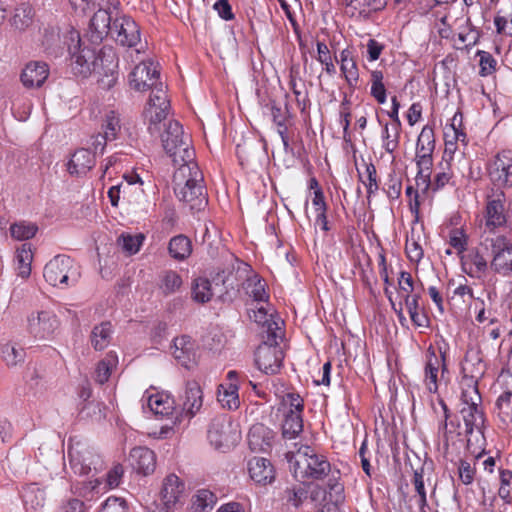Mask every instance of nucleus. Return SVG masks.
Listing matches in <instances>:
<instances>
[{"label": "nucleus", "mask_w": 512, "mask_h": 512, "mask_svg": "<svg viewBox=\"0 0 512 512\" xmlns=\"http://www.w3.org/2000/svg\"><path fill=\"white\" fill-rule=\"evenodd\" d=\"M129 86L139 92L152 91L144 116L149 123V132L152 135L158 133L160 123L166 118L170 107L165 86L160 80L159 65L152 60L140 59V63L129 74Z\"/></svg>", "instance_id": "f257e3e1"}, {"label": "nucleus", "mask_w": 512, "mask_h": 512, "mask_svg": "<svg viewBox=\"0 0 512 512\" xmlns=\"http://www.w3.org/2000/svg\"><path fill=\"white\" fill-rule=\"evenodd\" d=\"M174 192L177 198L192 211H201L207 204V193L203 185V174L196 162L180 165L173 175Z\"/></svg>", "instance_id": "f03ea898"}, {"label": "nucleus", "mask_w": 512, "mask_h": 512, "mask_svg": "<svg viewBox=\"0 0 512 512\" xmlns=\"http://www.w3.org/2000/svg\"><path fill=\"white\" fill-rule=\"evenodd\" d=\"M286 458L290 463L294 477L302 482L321 480L330 470L326 457L318 454L312 447L301 445L296 451H288Z\"/></svg>", "instance_id": "7ed1b4c3"}, {"label": "nucleus", "mask_w": 512, "mask_h": 512, "mask_svg": "<svg viewBox=\"0 0 512 512\" xmlns=\"http://www.w3.org/2000/svg\"><path fill=\"white\" fill-rule=\"evenodd\" d=\"M65 43L71 55V65L75 74L87 77L92 71L103 67L104 58H112V48L103 47L98 53L95 48L82 47L83 43L78 31L71 29L65 37Z\"/></svg>", "instance_id": "20e7f679"}, {"label": "nucleus", "mask_w": 512, "mask_h": 512, "mask_svg": "<svg viewBox=\"0 0 512 512\" xmlns=\"http://www.w3.org/2000/svg\"><path fill=\"white\" fill-rule=\"evenodd\" d=\"M161 140L164 150L178 167L195 162V152L191 147L190 136L184 134L183 127L178 121H169L165 125Z\"/></svg>", "instance_id": "39448f33"}, {"label": "nucleus", "mask_w": 512, "mask_h": 512, "mask_svg": "<svg viewBox=\"0 0 512 512\" xmlns=\"http://www.w3.org/2000/svg\"><path fill=\"white\" fill-rule=\"evenodd\" d=\"M79 267L73 259L66 255H57L44 267L43 277L54 287L67 288L74 286L80 279Z\"/></svg>", "instance_id": "423d86ee"}, {"label": "nucleus", "mask_w": 512, "mask_h": 512, "mask_svg": "<svg viewBox=\"0 0 512 512\" xmlns=\"http://www.w3.org/2000/svg\"><path fill=\"white\" fill-rule=\"evenodd\" d=\"M112 34L119 45L134 48L137 57L145 53L147 43L142 42L140 27L131 17H117L113 21Z\"/></svg>", "instance_id": "0eeeda50"}, {"label": "nucleus", "mask_w": 512, "mask_h": 512, "mask_svg": "<svg viewBox=\"0 0 512 512\" xmlns=\"http://www.w3.org/2000/svg\"><path fill=\"white\" fill-rule=\"evenodd\" d=\"M481 396L476 386L462 392L460 414L465 425V434L471 435L474 430L480 431L484 424V415L480 407Z\"/></svg>", "instance_id": "6e6552de"}, {"label": "nucleus", "mask_w": 512, "mask_h": 512, "mask_svg": "<svg viewBox=\"0 0 512 512\" xmlns=\"http://www.w3.org/2000/svg\"><path fill=\"white\" fill-rule=\"evenodd\" d=\"M69 466L77 475H87L89 472L102 468L100 457L92 448L84 443L76 442L68 448Z\"/></svg>", "instance_id": "1a4fd4ad"}, {"label": "nucleus", "mask_w": 512, "mask_h": 512, "mask_svg": "<svg viewBox=\"0 0 512 512\" xmlns=\"http://www.w3.org/2000/svg\"><path fill=\"white\" fill-rule=\"evenodd\" d=\"M283 358V351L272 336H268L267 341L261 343L254 354L257 368L265 374L277 373L281 368Z\"/></svg>", "instance_id": "9d476101"}, {"label": "nucleus", "mask_w": 512, "mask_h": 512, "mask_svg": "<svg viewBox=\"0 0 512 512\" xmlns=\"http://www.w3.org/2000/svg\"><path fill=\"white\" fill-rule=\"evenodd\" d=\"M448 373L445 352L438 355L434 348L429 347L424 366L423 383L429 393H436L439 384L445 380Z\"/></svg>", "instance_id": "9b49d317"}, {"label": "nucleus", "mask_w": 512, "mask_h": 512, "mask_svg": "<svg viewBox=\"0 0 512 512\" xmlns=\"http://www.w3.org/2000/svg\"><path fill=\"white\" fill-rule=\"evenodd\" d=\"M58 327L59 320L51 311H33L27 316V331L35 339L53 338Z\"/></svg>", "instance_id": "f8f14e48"}, {"label": "nucleus", "mask_w": 512, "mask_h": 512, "mask_svg": "<svg viewBox=\"0 0 512 512\" xmlns=\"http://www.w3.org/2000/svg\"><path fill=\"white\" fill-rule=\"evenodd\" d=\"M210 443L220 450L233 447L240 439V434L231 422L224 419L214 420L208 430Z\"/></svg>", "instance_id": "ddd939ff"}, {"label": "nucleus", "mask_w": 512, "mask_h": 512, "mask_svg": "<svg viewBox=\"0 0 512 512\" xmlns=\"http://www.w3.org/2000/svg\"><path fill=\"white\" fill-rule=\"evenodd\" d=\"M488 174L492 183L497 187L512 186V151L499 152L488 166Z\"/></svg>", "instance_id": "4468645a"}, {"label": "nucleus", "mask_w": 512, "mask_h": 512, "mask_svg": "<svg viewBox=\"0 0 512 512\" xmlns=\"http://www.w3.org/2000/svg\"><path fill=\"white\" fill-rule=\"evenodd\" d=\"M506 197L502 190L492 191L487 197L485 228L492 232L495 228L506 224Z\"/></svg>", "instance_id": "2eb2a0df"}, {"label": "nucleus", "mask_w": 512, "mask_h": 512, "mask_svg": "<svg viewBox=\"0 0 512 512\" xmlns=\"http://www.w3.org/2000/svg\"><path fill=\"white\" fill-rule=\"evenodd\" d=\"M461 269L469 277L481 280L488 271V261L481 245L466 250L460 257Z\"/></svg>", "instance_id": "dca6fc26"}, {"label": "nucleus", "mask_w": 512, "mask_h": 512, "mask_svg": "<svg viewBox=\"0 0 512 512\" xmlns=\"http://www.w3.org/2000/svg\"><path fill=\"white\" fill-rule=\"evenodd\" d=\"M124 470L121 465H115L107 474L106 483L96 478L88 482H83L80 488L76 487L79 494L87 499L90 493H103L107 489L115 488L119 485L120 479L123 476Z\"/></svg>", "instance_id": "f3484780"}, {"label": "nucleus", "mask_w": 512, "mask_h": 512, "mask_svg": "<svg viewBox=\"0 0 512 512\" xmlns=\"http://www.w3.org/2000/svg\"><path fill=\"white\" fill-rule=\"evenodd\" d=\"M111 20L110 13L101 4L90 20L88 36L92 44H99L109 32L112 33Z\"/></svg>", "instance_id": "a211bd4d"}, {"label": "nucleus", "mask_w": 512, "mask_h": 512, "mask_svg": "<svg viewBox=\"0 0 512 512\" xmlns=\"http://www.w3.org/2000/svg\"><path fill=\"white\" fill-rule=\"evenodd\" d=\"M185 485L175 474H170L164 479L161 490V498L166 511L175 507L184 495Z\"/></svg>", "instance_id": "6ab92c4d"}, {"label": "nucleus", "mask_w": 512, "mask_h": 512, "mask_svg": "<svg viewBox=\"0 0 512 512\" xmlns=\"http://www.w3.org/2000/svg\"><path fill=\"white\" fill-rule=\"evenodd\" d=\"M250 478L257 484H271L275 479V470L270 460L263 457H253L248 462Z\"/></svg>", "instance_id": "aec40b11"}, {"label": "nucleus", "mask_w": 512, "mask_h": 512, "mask_svg": "<svg viewBox=\"0 0 512 512\" xmlns=\"http://www.w3.org/2000/svg\"><path fill=\"white\" fill-rule=\"evenodd\" d=\"M237 377L238 373L236 371H229L227 374L229 383L221 384L218 388V402L223 408L233 410L239 407Z\"/></svg>", "instance_id": "412c9836"}, {"label": "nucleus", "mask_w": 512, "mask_h": 512, "mask_svg": "<svg viewBox=\"0 0 512 512\" xmlns=\"http://www.w3.org/2000/svg\"><path fill=\"white\" fill-rule=\"evenodd\" d=\"M274 432L263 424L253 425L248 433V444L252 451L268 452L273 445Z\"/></svg>", "instance_id": "4be33fe9"}, {"label": "nucleus", "mask_w": 512, "mask_h": 512, "mask_svg": "<svg viewBox=\"0 0 512 512\" xmlns=\"http://www.w3.org/2000/svg\"><path fill=\"white\" fill-rule=\"evenodd\" d=\"M172 354L182 366L190 368L196 359L195 342L186 335L175 338Z\"/></svg>", "instance_id": "5701e85b"}, {"label": "nucleus", "mask_w": 512, "mask_h": 512, "mask_svg": "<svg viewBox=\"0 0 512 512\" xmlns=\"http://www.w3.org/2000/svg\"><path fill=\"white\" fill-rule=\"evenodd\" d=\"M49 75L48 65L44 62H30L21 74V81L25 87H40Z\"/></svg>", "instance_id": "b1692460"}, {"label": "nucleus", "mask_w": 512, "mask_h": 512, "mask_svg": "<svg viewBox=\"0 0 512 512\" xmlns=\"http://www.w3.org/2000/svg\"><path fill=\"white\" fill-rule=\"evenodd\" d=\"M132 465L138 473L148 475L156 467V455L147 447H135L130 452Z\"/></svg>", "instance_id": "393cba45"}, {"label": "nucleus", "mask_w": 512, "mask_h": 512, "mask_svg": "<svg viewBox=\"0 0 512 512\" xmlns=\"http://www.w3.org/2000/svg\"><path fill=\"white\" fill-rule=\"evenodd\" d=\"M511 244V241L507 239L506 236L491 232L487 233L486 231L480 242L481 249L484 253L491 256V259L497 260L501 258L500 255L502 252L509 249Z\"/></svg>", "instance_id": "a878e982"}, {"label": "nucleus", "mask_w": 512, "mask_h": 512, "mask_svg": "<svg viewBox=\"0 0 512 512\" xmlns=\"http://www.w3.org/2000/svg\"><path fill=\"white\" fill-rule=\"evenodd\" d=\"M203 393L200 385L196 381H189L186 384L183 410L185 414L192 418L202 407Z\"/></svg>", "instance_id": "bb28decb"}, {"label": "nucleus", "mask_w": 512, "mask_h": 512, "mask_svg": "<svg viewBox=\"0 0 512 512\" xmlns=\"http://www.w3.org/2000/svg\"><path fill=\"white\" fill-rule=\"evenodd\" d=\"M143 400L146 401L147 406L155 415L167 416L174 409L173 399L164 393H150L146 391Z\"/></svg>", "instance_id": "cd10ccee"}, {"label": "nucleus", "mask_w": 512, "mask_h": 512, "mask_svg": "<svg viewBox=\"0 0 512 512\" xmlns=\"http://www.w3.org/2000/svg\"><path fill=\"white\" fill-rule=\"evenodd\" d=\"M95 165V155L88 149L77 150L68 163L70 174L81 175L87 173Z\"/></svg>", "instance_id": "c85d7f7f"}, {"label": "nucleus", "mask_w": 512, "mask_h": 512, "mask_svg": "<svg viewBox=\"0 0 512 512\" xmlns=\"http://www.w3.org/2000/svg\"><path fill=\"white\" fill-rule=\"evenodd\" d=\"M249 317L257 324L266 327L267 337L272 336L274 339L281 337V329L278 323L273 320L272 314H269L263 305L252 309L249 312Z\"/></svg>", "instance_id": "c756f323"}, {"label": "nucleus", "mask_w": 512, "mask_h": 512, "mask_svg": "<svg viewBox=\"0 0 512 512\" xmlns=\"http://www.w3.org/2000/svg\"><path fill=\"white\" fill-rule=\"evenodd\" d=\"M346 3V12L351 16L368 15L372 11L383 9L387 0H344Z\"/></svg>", "instance_id": "7c9ffc66"}, {"label": "nucleus", "mask_w": 512, "mask_h": 512, "mask_svg": "<svg viewBox=\"0 0 512 512\" xmlns=\"http://www.w3.org/2000/svg\"><path fill=\"white\" fill-rule=\"evenodd\" d=\"M25 350L13 342L0 345V357L8 367L20 365L25 360Z\"/></svg>", "instance_id": "2f4dec72"}, {"label": "nucleus", "mask_w": 512, "mask_h": 512, "mask_svg": "<svg viewBox=\"0 0 512 512\" xmlns=\"http://www.w3.org/2000/svg\"><path fill=\"white\" fill-rule=\"evenodd\" d=\"M303 431L302 415L297 411L285 412L282 423V436L284 439H295Z\"/></svg>", "instance_id": "473e14b6"}, {"label": "nucleus", "mask_w": 512, "mask_h": 512, "mask_svg": "<svg viewBox=\"0 0 512 512\" xmlns=\"http://www.w3.org/2000/svg\"><path fill=\"white\" fill-rule=\"evenodd\" d=\"M34 10L28 3L17 6L10 19L12 27L18 31H25L33 22Z\"/></svg>", "instance_id": "72a5a7b5"}, {"label": "nucleus", "mask_w": 512, "mask_h": 512, "mask_svg": "<svg viewBox=\"0 0 512 512\" xmlns=\"http://www.w3.org/2000/svg\"><path fill=\"white\" fill-rule=\"evenodd\" d=\"M112 337V325L110 322H102L96 325L91 331L90 341L95 350L101 351L105 349Z\"/></svg>", "instance_id": "f704fd0d"}, {"label": "nucleus", "mask_w": 512, "mask_h": 512, "mask_svg": "<svg viewBox=\"0 0 512 512\" xmlns=\"http://www.w3.org/2000/svg\"><path fill=\"white\" fill-rule=\"evenodd\" d=\"M244 289L247 295L258 303L265 302L269 298L266 292V283L257 274H253L246 279Z\"/></svg>", "instance_id": "c9c22d12"}, {"label": "nucleus", "mask_w": 512, "mask_h": 512, "mask_svg": "<svg viewBox=\"0 0 512 512\" xmlns=\"http://www.w3.org/2000/svg\"><path fill=\"white\" fill-rule=\"evenodd\" d=\"M33 253L30 244H23L16 250V270L20 277L28 278L31 273Z\"/></svg>", "instance_id": "e433bc0d"}, {"label": "nucleus", "mask_w": 512, "mask_h": 512, "mask_svg": "<svg viewBox=\"0 0 512 512\" xmlns=\"http://www.w3.org/2000/svg\"><path fill=\"white\" fill-rule=\"evenodd\" d=\"M169 253L177 260H184L192 252L191 241L184 235L173 237L169 242Z\"/></svg>", "instance_id": "4c0bfd02"}, {"label": "nucleus", "mask_w": 512, "mask_h": 512, "mask_svg": "<svg viewBox=\"0 0 512 512\" xmlns=\"http://www.w3.org/2000/svg\"><path fill=\"white\" fill-rule=\"evenodd\" d=\"M9 230L10 235L14 240L25 241L36 235L38 226L32 222L19 221L11 224Z\"/></svg>", "instance_id": "58836bf2"}, {"label": "nucleus", "mask_w": 512, "mask_h": 512, "mask_svg": "<svg viewBox=\"0 0 512 512\" xmlns=\"http://www.w3.org/2000/svg\"><path fill=\"white\" fill-rule=\"evenodd\" d=\"M435 150V137L432 127L426 125L422 128L416 144V154H433Z\"/></svg>", "instance_id": "ea45409f"}, {"label": "nucleus", "mask_w": 512, "mask_h": 512, "mask_svg": "<svg viewBox=\"0 0 512 512\" xmlns=\"http://www.w3.org/2000/svg\"><path fill=\"white\" fill-rule=\"evenodd\" d=\"M215 294V288L206 278H198L195 280L192 295L195 301L205 303L211 300Z\"/></svg>", "instance_id": "a19ab883"}, {"label": "nucleus", "mask_w": 512, "mask_h": 512, "mask_svg": "<svg viewBox=\"0 0 512 512\" xmlns=\"http://www.w3.org/2000/svg\"><path fill=\"white\" fill-rule=\"evenodd\" d=\"M117 357L112 353H108L96 367L95 380L99 384H104L108 381L112 370L116 367Z\"/></svg>", "instance_id": "79ce46f5"}, {"label": "nucleus", "mask_w": 512, "mask_h": 512, "mask_svg": "<svg viewBox=\"0 0 512 512\" xmlns=\"http://www.w3.org/2000/svg\"><path fill=\"white\" fill-rule=\"evenodd\" d=\"M102 128L103 136H101V139L112 141L117 138L121 125L120 119L114 111H110L106 114Z\"/></svg>", "instance_id": "37998d69"}, {"label": "nucleus", "mask_w": 512, "mask_h": 512, "mask_svg": "<svg viewBox=\"0 0 512 512\" xmlns=\"http://www.w3.org/2000/svg\"><path fill=\"white\" fill-rule=\"evenodd\" d=\"M423 468L420 470H415L412 483L414 485V489L416 492V503L420 508L421 512H427L425 508L427 507V497H426V490H425V480H424V473Z\"/></svg>", "instance_id": "c03bdc74"}, {"label": "nucleus", "mask_w": 512, "mask_h": 512, "mask_svg": "<svg viewBox=\"0 0 512 512\" xmlns=\"http://www.w3.org/2000/svg\"><path fill=\"white\" fill-rule=\"evenodd\" d=\"M144 235L141 233L138 234H129L123 233L118 238V244L121 246L122 250L129 255L135 254L139 251L140 247L144 241Z\"/></svg>", "instance_id": "a18cd8bd"}, {"label": "nucleus", "mask_w": 512, "mask_h": 512, "mask_svg": "<svg viewBox=\"0 0 512 512\" xmlns=\"http://www.w3.org/2000/svg\"><path fill=\"white\" fill-rule=\"evenodd\" d=\"M217 497L207 489H200L194 495V506L197 512H208L216 504Z\"/></svg>", "instance_id": "49530a36"}, {"label": "nucleus", "mask_w": 512, "mask_h": 512, "mask_svg": "<svg viewBox=\"0 0 512 512\" xmlns=\"http://www.w3.org/2000/svg\"><path fill=\"white\" fill-rule=\"evenodd\" d=\"M400 128H396L395 125H391L389 128L388 124H385L382 133V147L389 154H392L399 146Z\"/></svg>", "instance_id": "de8ad7c7"}, {"label": "nucleus", "mask_w": 512, "mask_h": 512, "mask_svg": "<svg viewBox=\"0 0 512 512\" xmlns=\"http://www.w3.org/2000/svg\"><path fill=\"white\" fill-rule=\"evenodd\" d=\"M384 75L380 70H373L371 72V95L376 99L379 104L386 102V88L383 83Z\"/></svg>", "instance_id": "09e8293b"}, {"label": "nucleus", "mask_w": 512, "mask_h": 512, "mask_svg": "<svg viewBox=\"0 0 512 512\" xmlns=\"http://www.w3.org/2000/svg\"><path fill=\"white\" fill-rule=\"evenodd\" d=\"M270 111L274 123L279 127L278 133L281 137L283 145L285 148H287L289 146V139L286 135V113L282 111L281 107L275 105V103L271 104Z\"/></svg>", "instance_id": "8fccbe9b"}, {"label": "nucleus", "mask_w": 512, "mask_h": 512, "mask_svg": "<svg viewBox=\"0 0 512 512\" xmlns=\"http://www.w3.org/2000/svg\"><path fill=\"white\" fill-rule=\"evenodd\" d=\"M500 259H491L490 266L491 268L498 273L507 274L512 272V244L509 246V249H506L501 253Z\"/></svg>", "instance_id": "3c124183"}, {"label": "nucleus", "mask_w": 512, "mask_h": 512, "mask_svg": "<svg viewBox=\"0 0 512 512\" xmlns=\"http://www.w3.org/2000/svg\"><path fill=\"white\" fill-rule=\"evenodd\" d=\"M341 72L350 88H355L359 80V70L355 58L340 64Z\"/></svg>", "instance_id": "603ef678"}, {"label": "nucleus", "mask_w": 512, "mask_h": 512, "mask_svg": "<svg viewBox=\"0 0 512 512\" xmlns=\"http://www.w3.org/2000/svg\"><path fill=\"white\" fill-rule=\"evenodd\" d=\"M433 154H416V164L418 167L417 179L424 183L429 182L430 171L433 165Z\"/></svg>", "instance_id": "864d4df0"}, {"label": "nucleus", "mask_w": 512, "mask_h": 512, "mask_svg": "<svg viewBox=\"0 0 512 512\" xmlns=\"http://www.w3.org/2000/svg\"><path fill=\"white\" fill-rule=\"evenodd\" d=\"M498 495L506 503L512 502V471L502 470L500 472V488Z\"/></svg>", "instance_id": "5fc2aeb1"}, {"label": "nucleus", "mask_w": 512, "mask_h": 512, "mask_svg": "<svg viewBox=\"0 0 512 512\" xmlns=\"http://www.w3.org/2000/svg\"><path fill=\"white\" fill-rule=\"evenodd\" d=\"M477 55L480 57V75L488 76L494 73L497 65L496 59L486 51H478Z\"/></svg>", "instance_id": "6e6d98bb"}, {"label": "nucleus", "mask_w": 512, "mask_h": 512, "mask_svg": "<svg viewBox=\"0 0 512 512\" xmlns=\"http://www.w3.org/2000/svg\"><path fill=\"white\" fill-rule=\"evenodd\" d=\"M182 285L181 277L175 271H167L162 278V289L165 293L176 292Z\"/></svg>", "instance_id": "4d7b16f0"}, {"label": "nucleus", "mask_w": 512, "mask_h": 512, "mask_svg": "<svg viewBox=\"0 0 512 512\" xmlns=\"http://www.w3.org/2000/svg\"><path fill=\"white\" fill-rule=\"evenodd\" d=\"M362 182L367 189V198L369 199L379 188L376 168L372 163L366 164V179Z\"/></svg>", "instance_id": "13d9d810"}, {"label": "nucleus", "mask_w": 512, "mask_h": 512, "mask_svg": "<svg viewBox=\"0 0 512 512\" xmlns=\"http://www.w3.org/2000/svg\"><path fill=\"white\" fill-rule=\"evenodd\" d=\"M450 245L457 250V254L460 257L467 249V236L460 229H453L449 235Z\"/></svg>", "instance_id": "bf43d9fd"}, {"label": "nucleus", "mask_w": 512, "mask_h": 512, "mask_svg": "<svg viewBox=\"0 0 512 512\" xmlns=\"http://www.w3.org/2000/svg\"><path fill=\"white\" fill-rule=\"evenodd\" d=\"M286 500L294 507H298L307 498V490L303 487L288 488L285 491Z\"/></svg>", "instance_id": "052dcab7"}, {"label": "nucleus", "mask_w": 512, "mask_h": 512, "mask_svg": "<svg viewBox=\"0 0 512 512\" xmlns=\"http://www.w3.org/2000/svg\"><path fill=\"white\" fill-rule=\"evenodd\" d=\"M99 512H127L126 501L119 497H109L102 504Z\"/></svg>", "instance_id": "680f3d73"}, {"label": "nucleus", "mask_w": 512, "mask_h": 512, "mask_svg": "<svg viewBox=\"0 0 512 512\" xmlns=\"http://www.w3.org/2000/svg\"><path fill=\"white\" fill-rule=\"evenodd\" d=\"M23 497L25 503H31L32 506H42L44 502V492L34 484L25 490Z\"/></svg>", "instance_id": "e2e57ef3"}, {"label": "nucleus", "mask_w": 512, "mask_h": 512, "mask_svg": "<svg viewBox=\"0 0 512 512\" xmlns=\"http://www.w3.org/2000/svg\"><path fill=\"white\" fill-rule=\"evenodd\" d=\"M494 24L498 34L512 36V14L509 16H495Z\"/></svg>", "instance_id": "0e129e2a"}, {"label": "nucleus", "mask_w": 512, "mask_h": 512, "mask_svg": "<svg viewBox=\"0 0 512 512\" xmlns=\"http://www.w3.org/2000/svg\"><path fill=\"white\" fill-rule=\"evenodd\" d=\"M105 0H69L71 7L80 13H86L88 10L100 6Z\"/></svg>", "instance_id": "69168bd1"}, {"label": "nucleus", "mask_w": 512, "mask_h": 512, "mask_svg": "<svg viewBox=\"0 0 512 512\" xmlns=\"http://www.w3.org/2000/svg\"><path fill=\"white\" fill-rule=\"evenodd\" d=\"M284 404L289 405L288 410H286L285 412L297 411L298 413H300V415H302L304 403H303V399L298 394H294V393L287 394L286 398L284 399Z\"/></svg>", "instance_id": "338daca9"}, {"label": "nucleus", "mask_w": 512, "mask_h": 512, "mask_svg": "<svg viewBox=\"0 0 512 512\" xmlns=\"http://www.w3.org/2000/svg\"><path fill=\"white\" fill-rule=\"evenodd\" d=\"M459 477L463 484L469 485L473 482L475 470L467 461H461L459 465Z\"/></svg>", "instance_id": "774afa93"}]
</instances>
